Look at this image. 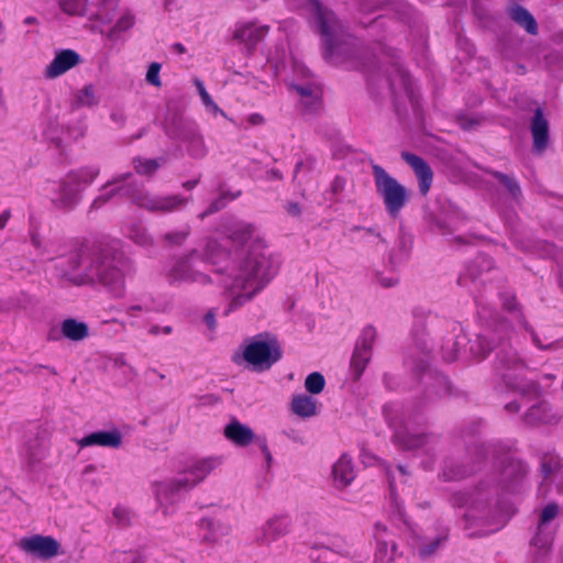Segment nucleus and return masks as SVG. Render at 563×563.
Instances as JSON below:
<instances>
[{
    "label": "nucleus",
    "instance_id": "1",
    "mask_svg": "<svg viewBox=\"0 0 563 563\" xmlns=\"http://www.w3.org/2000/svg\"><path fill=\"white\" fill-rule=\"evenodd\" d=\"M254 233L252 225L236 223L228 236L245 250L241 252L232 271L231 280L224 285L228 300L225 316L250 302L278 272V258L266 250L264 242Z\"/></svg>",
    "mask_w": 563,
    "mask_h": 563
},
{
    "label": "nucleus",
    "instance_id": "2",
    "mask_svg": "<svg viewBox=\"0 0 563 563\" xmlns=\"http://www.w3.org/2000/svg\"><path fill=\"white\" fill-rule=\"evenodd\" d=\"M57 266L63 278L76 285L99 283L117 297L123 295L125 275L130 271L126 260L103 257L87 247L59 260Z\"/></svg>",
    "mask_w": 563,
    "mask_h": 563
},
{
    "label": "nucleus",
    "instance_id": "3",
    "mask_svg": "<svg viewBox=\"0 0 563 563\" xmlns=\"http://www.w3.org/2000/svg\"><path fill=\"white\" fill-rule=\"evenodd\" d=\"M118 3L119 0H58V7L64 13L86 16L89 29L110 43L120 41L135 23L134 15L129 11L122 12L112 23Z\"/></svg>",
    "mask_w": 563,
    "mask_h": 563
},
{
    "label": "nucleus",
    "instance_id": "4",
    "mask_svg": "<svg viewBox=\"0 0 563 563\" xmlns=\"http://www.w3.org/2000/svg\"><path fill=\"white\" fill-rule=\"evenodd\" d=\"M221 463L219 457H194L185 462L178 475L152 485L157 508L164 516L176 511L183 492L192 489L201 483Z\"/></svg>",
    "mask_w": 563,
    "mask_h": 563
},
{
    "label": "nucleus",
    "instance_id": "5",
    "mask_svg": "<svg viewBox=\"0 0 563 563\" xmlns=\"http://www.w3.org/2000/svg\"><path fill=\"white\" fill-rule=\"evenodd\" d=\"M454 507L465 508L464 518L468 528L481 527L483 533L499 530L508 520L510 512L504 508H493L488 504V493L484 487L473 492H459L452 496Z\"/></svg>",
    "mask_w": 563,
    "mask_h": 563
},
{
    "label": "nucleus",
    "instance_id": "6",
    "mask_svg": "<svg viewBox=\"0 0 563 563\" xmlns=\"http://www.w3.org/2000/svg\"><path fill=\"white\" fill-rule=\"evenodd\" d=\"M129 175H122L108 181L101 194L93 200L91 208L99 209L111 198L119 196L129 197L137 206L151 212H173L178 210L188 200L178 195L156 196L145 192L131 184L121 185Z\"/></svg>",
    "mask_w": 563,
    "mask_h": 563
},
{
    "label": "nucleus",
    "instance_id": "7",
    "mask_svg": "<svg viewBox=\"0 0 563 563\" xmlns=\"http://www.w3.org/2000/svg\"><path fill=\"white\" fill-rule=\"evenodd\" d=\"M282 357V349L277 338L271 333H260L245 342L241 354H235L233 361L240 364L242 358L254 371H267Z\"/></svg>",
    "mask_w": 563,
    "mask_h": 563
},
{
    "label": "nucleus",
    "instance_id": "8",
    "mask_svg": "<svg viewBox=\"0 0 563 563\" xmlns=\"http://www.w3.org/2000/svg\"><path fill=\"white\" fill-rule=\"evenodd\" d=\"M373 176L376 191L383 198L387 212L396 218L408 201V190L378 165L373 166Z\"/></svg>",
    "mask_w": 563,
    "mask_h": 563
},
{
    "label": "nucleus",
    "instance_id": "9",
    "mask_svg": "<svg viewBox=\"0 0 563 563\" xmlns=\"http://www.w3.org/2000/svg\"><path fill=\"white\" fill-rule=\"evenodd\" d=\"M309 559L314 563H374L364 544L336 545L335 549L328 547H313L309 550Z\"/></svg>",
    "mask_w": 563,
    "mask_h": 563
},
{
    "label": "nucleus",
    "instance_id": "10",
    "mask_svg": "<svg viewBox=\"0 0 563 563\" xmlns=\"http://www.w3.org/2000/svg\"><path fill=\"white\" fill-rule=\"evenodd\" d=\"M316 19L324 46V57L332 59L339 54L343 44V27L335 15L320 4H316Z\"/></svg>",
    "mask_w": 563,
    "mask_h": 563
},
{
    "label": "nucleus",
    "instance_id": "11",
    "mask_svg": "<svg viewBox=\"0 0 563 563\" xmlns=\"http://www.w3.org/2000/svg\"><path fill=\"white\" fill-rule=\"evenodd\" d=\"M199 253L191 250L188 254L178 256L174 260L167 276L172 283L200 284L207 285L211 282L210 277L197 267Z\"/></svg>",
    "mask_w": 563,
    "mask_h": 563
},
{
    "label": "nucleus",
    "instance_id": "12",
    "mask_svg": "<svg viewBox=\"0 0 563 563\" xmlns=\"http://www.w3.org/2000/svg\"><path fill=\"white\" fill-rule=\"evenodd\" d=\"M16 547L24 554L46 561L59 554L60 544L51 536L32 534L18 540Z\"/></svg>",
    "mask_w": 563,
    "mask_h": 563
},
{
    "label": "nucleus",
    "instance_id": "13",
    "mask_svg": "<svg viewBox=\"0 0 563 563\" xmlns=\"http://www.w3.org/2000/svg\"><path fill=\"white\" fill-rule=\"evenodd\" d=\"M558 514L559 507L555 504H549L543 508L538 522L537 533L531 541L533 548L547 552L551 547L554 534L552 521Z\"/></svg>",
    "mask_w": 563,
    "mask_h": 563
},
{
    "label": "nucleus",
    "instance_id": "14",
    "mask_svg": "<svg viewBox=\"0 0 563 563\" xmlns=\"http://www.w3.org/2000/svg\"><path fill=\"white\" fill-rule=\"evenodd\" d=\"M166 132L175 139L188 143V152L194 157H202L206 153L202 136L199 134L197 125L192 122H185L179 119V128L166 125Z\"/></svg>",
    "mask_w": 563,
    "mask_h": 563
},
{
    "label": "nucleus",
    "instance_id": "15",
    "mask_svg": "<svg viewBox=\"0 0 563 563\" xmlns=\"http://www.w3.org/2000/svg\"><path fill=\"white\" fill-rule=\"evenodd\" d=\"M395 443L405 450L424 449L430 452L437 444L434 437H429L424 433H413L408 426L398 429L394 435Z\"/></svg>",
    "mask_w": 563,
    "mask_h": 563
},
{
    "label": "nucleus",
    "instance_id": "16",
    "mask_svg": "<svg viewBox=\"0 0 563 563\" xmlns=\"http://www.w3.org/2000/svg\"><path fill=\"white\" fill-rule=\"evenodd\" d=\"M291 520L288 516H274L265 521L257 532V541L271 544L290 531Z\"/></svg>",
    "mask_w": 563,
    "mask_h": 563
},
{
    "label": "nucleus",
    "instance_id": "17",
    "mask_svg": "<svg viewBox=\"0 0 563 563\" xmlns=\"http://www.w3.org/2000/svg\"><path fill=\"white\" fill-rule=\"evenodd\" d=\"M373 537L376 541V551L374 563H388L394 560L397 545L393 540H389V532L387 527L382 522L374 525Z\"/></svg>",
    "mask_w": 563,
    "mask_h": 563
},
{
    "label": "nucleus",
    "instance_id": "18",
    "mask_svg": "<svg viewBox=\"0 0 563 563\" xmlns=\"http://www.w3.org/2000/svg\"><path fill=\"white\" fill-rule=\"evenodd\" d=\"M401 157L413 169L418 179L419 191L421 195L426 196L429 192L433 181V172L431 167L424 159L415 154L402 152Z\"/></svg>",
    "mask_w": 563,
    "mask_h": 563
},
{
    "label": "nucleus",
    "instance_id": "19",
    "mask_svg": "<svg viewBox=\"0 0 563 563\" xmlns=\"http://www.w3.org/2000/svg\"><path fill=\"white\" fill-rule=\"evenodd\" d=\"M121 444L122 433L118 429L96 431L78 440L80 448L102 446L118 449Z\"/></svg>",
    "mask_w": 563,
    "mask_h": 563
},
{
    "label": "nucleus",
    "instance_id": "20",
    "mask_svg": "<svg viewBox=\"0 0 563 563\" xmlns=\"http://www.w3.org/2000/svg\"><path fill=\"white\" fill-rule=\"evenodd\" d=\"M79 63V55L71 49H64L57 53L54 59L45 67L44 76L48 79H54Z\"/></svg>",
    "mask_w": 563,
    "mask_h": 563
},
{
    "label": "nucleus",
    "instance_id": "21",
    "mask_svg": "<svg viewBox=\"0 0 563 563\" xmlns=\"http://www.w3.org/2000/svg\"><path fill=\"white\" fill-rule=\"evenodd\" d=\"M199 537L202 542L213 544L230 533V526L222 520L202 518L198 523Z\"/></svg>",
    "mask_w": 563,
    "mask_h": 563
},
{
    "label": "nucleus",
    "instance_id": "22",
    "mask_svg": "<svg viewBox=\"0 0 563 563\" xmlns=\"http://www.w3.org/2000/svg\"><path fill=\"white\" fill-rule=\"evenodd\" d=\"M268 32L267 25H257L254 22L238 24L234 38L240 41L249 51H252Z\"/></svg>",
    "mask_w": 563,
    "mask_h": 563
},
{
    "label": "nucleus",
    "instance_id": "23",
    "mask_svg": "<svg viewBox=\"0 0 563 563\" xmlns=\"http://www.w3.org/2000/svg\"><path fill=\"white\" fill-rule=\"evenodd\" d=\"M80 188L70 179L69 176L58 185V188L52 197V202L60 209L73 207L78 198Z\"/></svg>",
    "mask_w": 563,
    "mask_h": 563
},
{
    "label": "nucleus",
    "instance_id": "24",
    "mask_svg": "<svg viewBox=\"0 0 563 563\" xmlns=\"http://www.w3.org/2000/svg\"><path fill=\"white\" fill-rule=\"evenodd\" d=\"M332 475L336 487L344 488L350 485L355 477L352 459L342 454L332 466Z\"/></svg>",
    "mask_w": 563,
    "mask_h": 563
},
{
    "label": "nucleus",
    "instance_id": "25",
    "mask_svg": "<svg viewBox=\"0 0 563 563\" xmlns=\"http://www.w3.org/2000/svg\"><path fill=\"white\" fill-rule=\"evenodd\" d=\"M531 133L533 137V146L538 152H542L548 145L549 123L543 117V112L538 108L531 123Z\"/></svg>",
    "mask_w": 563,
    "mask_h": 563
},
{
    "label": "nucleus",
    "instance_id": "26",
    "mask_svg": "<svg viewBox=\"0 0 563 563\" xmlns=\"http://www.w3.org/2000/svg\"><path fill=\"white\" fill-rule=\"evenodd\" d=\"M225 437L239 446L250 444L254 439V433L251 428L239 421H232L224 429Z\"/></svg>",
    "mask_w": 563,
    "mask_h": 563
},
{
    "label": "nucleus",
    "instance_id": "27",
    "mask_svg": "<svg viewBox=\"0 0 563 563\" xmlns=\"http://www.w3.org/2000/svg\"><path fill=\"white\" fill-rule=\"evenodd\" d=\"M291 410L299 417L310 418L317 415L318 402L312 396L299 394L292 397Z\"/></svg>",
    "mask_w": 563,
    "mask_h": 563
},
{
    "label": "nucleus",
    "instance_id": "28",
    "mask_svg": "<svg viewBox=\"0 0 563 563\" xmlns=\"http://www.w3.org/2000/svg\"><path fill=\"white\" fill-rule=\"evenodd\" d=\"M60 332L68 340L81 341L89 335V328L82 321L68 318L62 322Z\"/></svg>",
    "mask_w": 563,
    "mask_h": 563
},
{
    "label": "nucleus",
    "instance_id": "29",
    "mask_svg": "<svg viewBox=\"0 0 563 563\" xmlns=\"http://www.w3.org/2000/svg\"><path fill=\"white\" fill-rule=\"evenodd\" d=\"M308 112H314L321 104L320 90L316 85L294 86Z\"/></svg>",
    "mask_w": 563,
    "mask_h": 563
},
{
    "label": "nucleus",
    "instance_id": "30",
    "mask_svg": "<svg viewBox=\"0 0 563 563\" xmlns=\"http://www.w3.org/2000/svg\"><path fill=\"white\" fill-rule=\"evenodd\" d=\"M445 539V534H440L431 539L417 538L413 540L412 547L421 558H429L437 552Z\"/></svg>",
    "mask_w": 563,
    "mask_h": 563
},
{
    "label": "nucleus",
    "instance_id": "31",
    "mask_svg": "<svg viewBox=\"0 0 563 563\" xmlns=\"http://www.w3.org/2000/svg\"><path fill=\"white\" fill-rule=\"evenodd\" d=\"M101 96L98 89L89 84L85 85L75 95V101L79 107L92 108L100 103Z\"/></svg>",
    "mask_w": 563,
    "mask_h": 563
},
{
    "label": "nucleus",
    "instance_id": "32",
    "mask_svg": "<svg viewBox=\"0 0 563 563\" xmlns=\"http://www.w3.org/2000/svg\"><path fill=\"white\" fill-rule=\"evenodd\" d=\"M510 18L519 25L526 29L530 34H536L538 25L534 18L520 5H515L509 10Z\"/></svg>",
    "mask_w": 563,
    "mask_h": 563
},
{
    "label": "nucleus",
    "instance_id": "33",
    "mask_svg": "<svg viewBox=\"0 0 563 563\" xmlns=\"http://www.w3.org/2000/svg\"><path fill=\"white\" fill-rule=\"evenodd\" d=\"M544 481L559 479L563 476V461L556 455H545L542 460Z\"/></svg>",
    "mask_w": 563,
    "mask_h": 563
},
{
    "label": "nucleus",
    "instance_id": "34",
    "mask_svg": "<svg viewBox=\"0 0 563 563\" xmlns=\"http://www.w3.org/2000/svg\"><path fill=\"white\" fill-rule=\"evenodd\" d=\"M23 467L29 472L37 470L40 463L44 459V453L35 445L27 444L20 453Z\"/></svg>",
    "mask_w": 563,
    "mask_h": 563
},
{
    "label": "nucleus",
    "instance_id": "35",
    "mask_svg": "<svg viewBox=\"0 0 563 563\" xmlns=\"http://www.w3.org/2000/svg\"><path fill=\"white\" fill-rule=\"evenodd\" d=\"M371 357V353L354 349L351 358V373L355 380H357L362 376Z\"/></svg>",
    "mask_w": 563,
    "mask_h": 563
},
{
    "label": "nucleus",
    "instance_id": "36",
    "mask_svg": "<svg viewBox=\"0 0 563 563\" xmlns=\"http://www.w3.org/2000/svg\"><path fill=\"white\" fill-rule=\"evenodd\" d=\"M497 358L499 363L498 369L501 372L500 375L503 378L511 388H518V386H514L512 374L509 372L514 369V355H508L503 349L497 352Z\"/></svg>",
    "mask_w": 563,
    "mask_h": 563
},
{
    "label": "nucleus",
    "instance_id": "37",
    "mask_svg": "<svg viewBox=\"0 0 563 563\" xmlns=\"http://www.w3.org/2000/svg\"><path fill=\"white\" fill-rule=\"evenodd\" d=\"M467 339L464 334L456 335L455 339H449L441 347L443 360L446 362H453L457 358L460 347L466 343Z\"/></svg>",
    "mask_w": 563,
    "mask_h": 563
},
{
    "label": "nucleus",
    "instance_id": "38",
    "mask_svg": "<svg viewBox=\"0 0 563 563\" xmlns=\"http://www.w3.org/2000/svg\"><path fill=\"white\" fill-rule=\"evenodd\" d=\"M527 473L526 465L520 461H509L503 470L501 476L505 482H517L522 478Z\"/></svg>",
    "mask_w": 563,
    "mask_h": 563
},
{
    "label": "nucleus",
    "instance_id": "39",
    "mask_svg": "<svg viewBox=\"0 0 563 563\" xmlns=\"http://www.w3.org/2000/svg\"><path fill=\"white\" fill-rule=\"evenodd\" d=\"M375 340H376L375 328L372 325H367L362 330V332L356 341L355 349L362 350L364 352L372 354V347L374 345Z\"/></svg>",
    "mask_w": 563,
    "mask_h": 563
},
{
    "label": "nucleus",
    "instance_id": "40",
    "mask_svg": "<svg viewBox=\"0 0 563 563\" xmlns=\"http://www.w3.org/2000/svg\"><path fill=\"white\" fill-rule=\"evenodd\" d=\"M549 407L544 402L537 404L529 408L526 413V420L528 423H538V422H550V418L548 417Z\"/></svg>",
    "mask_w": 563,
    "mask_h": 563
},
{
    "label": "nucleus",
    "instance_id": "41",
    "mask_svg": "<svg viewBox=\"0 0 563 563\" xmlns=\"http://www.w3.org/2000/svg\"><path fill=\"white\" fill-rule=\"evenodd\" d=\"M205 260L212 264H217L221 258L227 256V250L224 246H221L217 241L210 240L208 241L205 249Z\"/></svg>",
    "mask_w": 563,
    "mask_h": 563
},
{
    "label": "nucleus",
    "instance_id": "42",
    "mask_svg": "<svg viewBox=\"0 0 563 563\" xmlns=\"http://www.w3.org/2000/svg\"><path fill=\"white\" fill-rule=\"evenodd\" d=\"M99 168L98 167H85L76 173H71L68 176L75 184L80 187V184L89 185L93 181V179L98 176Z\"/></svg>",
    "mask_w": 563,
    "mask_h": 563
},
{
    "label": "nucleus",
    "instance_id": "43",
    "mask_svg": "<svg viewBox=\"0 0 563 563\" xmlns=\"http://www.w3.org/2000/svg\"><path fill=\"white\" fill-rule=\"evenodd\" d=\"M189 234H190V227L186 225V227L181 228L180 230L167 232L163 236V240L168 246H180L185 243V241L187 240Z\"/></svg>",
    "mask_w": 563,
    "mask_h": 563
},
{
    "label": "nucleus",
    "instance_id": "44",
    "mask_svg": "<svg viewBox=\"0 0 563 563\" xmlns=\"http://www.w3.org/2000/svg\"><path fill=\"white\" fill-rule=\"evenodd\" d=\"M324 377L319 372H313L309 374L305 379V388L308 393L312 395L320 394L324 389Z\"/></svg>",
    "mask_w": 563,
    "mask_h": 563
},
{
    "label": "nucleus",
    "instance_id": "45",
    "mask_svg": "<svg viewBox=\"0 0 563 563\" xmlns=\"http://www.w3.org/2000/svg\"><path fill=\"white\" fill-rule=\"evenodd\" d=\"M129 238L141 246L152 245L153 239L142 225H133L129 231Z\"/></svg>",
    "mask_w": 563,
    "mask_h": 563
},
{
    "label": "nucleus",
    "instance_id": "46",
    "mask_svg": "<svg viewBox=\"0 0 563 563\" xmlns=\"http://www.w3.org/2000/svg\"><path fill=\"white\" fill-rule=\"evenodd\" d=\"M470 352L475 357H485L490 351V344L485 336L478 335L475 340L470 341Z\"/></svg>",
    "mask_w": 563,
    "mask_h": 563
},
{
    "label": "nucleus",
    "instance_id": "47",
    "mask_svg": "<svg viewBox=\"0 0 563 563\" xmlns=\"http://www.w3.org/2000/svg\"><path fill=\"white\" fill-rule=\"evenodd\" d=\"M389 486H390V490H391V507L394 508L393 520L396 523L402 522L405 526H408V528L415 533V530L411 528V526H409V523L406 519V516H405L401 505L398 503V500L394 496V478H390Z\"/></svg>",
    "mask_w": 563,
    "mask_h": 563
},
{
    "label": "nucleus",
    "instance_id": "48",
    "mask_svg": "<svg viewBox=\"0 0 563 563\" xmlns=\"http://www.w3.org/2000/svg\"><path fill=\"white\" fill-rule=\"evenodd\" d=\"M159 165L161 164L156 159H134V168L141 175L153 174L159 167Z\"/></svg>",
    "mask_w": 563,
    "mask_h": 563
},
{
    "label": "nucleus",
    "instance_id": "49",
    "mask_svg": "<svg viewBox=\"0 0 563 563\" xmlns=\"http://www.w3.org/2000/svg\"><path fill=\"white\" fill-rule=\"evenodd\" d=\"M131 512L129 509L118 506L112 510V521L119 527H125L130 523Z\"/></svg>",
    "mask_w": 563,
    "mask_h": 563
},
{
    "label": "nucleus",
    "instance_id": "50",
    "mask_svg": "<svg viewBox=\"0 0 563 563\" xmlns=\"http://www.w3.org/2000/svg\"><path fill=\"white\" fill-rule=\"evenodd\" d=\"M494 175L515 198L518 197L520 194V187L515 179L501 173H495Z\"/></svg>",
    "mask_w": 563,
    "mask_h": 563
},
{
    "label": "nucleus",
    "instance_id": "51",
    "mask_svg": "<svg viewBox=\"0 0 563 563\" xmlns=\"http://www.w3.org/2000/svg\"><path fill=\"white\" fill-rule=\"evenodd\" d=\"M398 243H399L400 251L391 252L390 260L393 262L402 261L407 256L411 242H410V239H407L406 236H400Z\"/></svg>",
    "mask_w": 563,
    "mask_h": 563
},
{
    "label": "nucleus",
    "instance_id": "52",
    "mask_svg": "<svg viewBox=\"0 0 563 563\" xmlns=\"http://www.w3.org/2000/svg\"><path fill=\"white\" fill-rule=\"evenodd\" d=\"M159 70H161V65L158 63H152L146 73L147 82H150L151 85H153L155 87H161L162 82H161V78H159Z\"/></svg>",
    "mask_w": 563,
    "mask_h": 563
},
{
    "label": "nucleus",
    "instance_id": "53",
    "mask_svg": "<svg viewBox=\"0 0 563 563\" xmlns=\"http://www.w3.org/2000/svg\"><path fill=\"white\" fill-rule=\"evenodd\" d=\"M152 305L147 301L141 303L130 305L123 308L124 312L130 317H136L140 312H148L152 310Z\"/></svg>",
    "mask_w": 563,
    "mask_h": 563
},
{
    "label": "nucleus",
    "instance_id": "54",
    "mask_svg": "<svg viewBox=\"0 0 563 563\" xmlns=\"http://www.w3.org/2000/svg\"><path fill=\"white\" fill-rule=\"evenodd\" d=\"M376 282L382 287L390 288L398 284V278L394 275H389V276L377 275Z\"/></svg>",
    "mask_w": 563,
    "mask_h": 563
},
{
    "label": "nucleus",
    "instance_id": "55",
    "mask_svg": "<svg viewBox=\"0 0 563 563\" xmlns=\"http://www.w3.org/2000/svg\"><path fill=\"white\" fill-rule=\"evenodd\" d=\"M399 77H400V80H401V82L404 85L406 93L411 99L412 98V88H411L410 77L407 74L402 73V71L399 74Z\"/></svg>",
    "mask_w": 563,
    "mask_h": 563
},
{
    "label": "nucleus",
    "instance_id": "56",
    "mask_svg": "<svg viewBox=\"0 0 563 563\" xmlns=\"http://www.w3.org/2000/svg\"><path fill=\"white\" fill-rule=\"evenodd\" d=\"M224 207V202L222 201V199H219L217 201H214L207 211H205L203 213L200 214V218L203 219L205 217H207L208 214H211L218 210H220L221 208Z\"/></svg>",
    "mask_w": 563,
    "mask_h": 563
},
{
    "label": "nucleus",
    "instance_id": "57",
    "mask_svg": "<svg viewBox=\"0 0 563 563\" xmlns=\"http://www.w3.org/2000/svg\"><path fill=\"white\" fill-rule=\"evenodd\" d=\"M203 321L210 330H213L217 324L214 312L209 311L208 313H206L203 317Z\"/></svg>",
    "mask_w": 563,
    "mask_h": 563
},
{
    "label": "nucleus",
    "instance_id": "58",
    "mask_svg": "<svg viewBox=\"0 0 563 563\" xmlns=\"http://www.w3.org/2000/svg\"><path fill=\"white\" fill-rule=\"evenodd\" d=\"M172 331H173V328L170 325H166L163 328H159L158 325H154L151 328L150 333H152V334H159V333L170 334Z\"/></svg>",
    "mask_w": 563,
    "mask_h": 563
},
{
    "label": "nucleus",
    "instance_id": "59",
    "mask_svg": "<svg viewBox=\"0 0 563 563\" xmlns=\"http://www.w3.org/2000/svg\"><path fill=\"white\" fill-rule=\"evenodd\" d=\"M331 187H332L333 192H335V194L340 192L344 188V180L340 177H335L334 180L332 181Z\"/></svg>",
    "mask_w": 563,
    "mask_h": 563
},
{
    "label": "nucleus",
    "instance_id": "60",
    "mask_svg": "<svg viewBox=\"0 0 563 563\" xmlns=\"http://www.w3.org/2000/svg\"><path fill=\"white\" fill-rule=\"evenodd\" d=\"M443 477L448 481H454V479H460L463 477V473L461 472H453V471H444L443 472Z\"/></svg>",
    "mask_w": 563,
    "mask_h": 563
},
{
    "label": "nucleus",
    "instance_id": "61",
    "mask_svg": "<svg viewBox=\"0 0 563 563\" xmlns=\"http://www.w3.org/2000/svg\"><path fill=\"white\" fill-rule=\"evenodd\" d=\"M10 218V210H4L3 212L0 213V230H2L7 225Z\"/></svg>",
    "mask_w": 563,
    "mask_h": 563
},
{
    "label": "nucleus",
    "instance_id": "62",
    "mask_svg": "<svg viewBox=\"0 0 563 563\" xmlns=\"http://www.w3.org/2000/svg\"><path fill=\"white\" fill-rule=\"evenodd\" d=\"M287 211L292 216H299L301 212L299 205L296 202H289L287 205Z\"/></svg>",
    "mask_w": 563,
    "mask_h": 563
},
{
    "label": "nucleus",
    "instance_id": "63",
    "mask_svg": "<svg viewBox=\"0 0 563 563\" xmlns=\"http://www.w3.org/2000/svg\"><path fill=\"white\" fill-rule=\"evenodd\" d=\"M261 450L265 456V460L267 461V464L269 465V463L272 461V454H271L265 441H261Z\"/></svg>",
    "mask_w": 563,
    "mask_h": 563
},
{
    "label": "nucleus",
    "instance_id": "64",
    "mask_svg": "<svg viewBox=\"0 0 563 563\" xmlns=\"http://www.w3.org/2000/svg\"><path fill=\"white\" fill-rule=\"evenodd\" d=\"M263 121H264L263 117L258 113H254L249 117V122L254 125L262 124Z\"/></svg>",
    "mask_w": 563,
    "mask_h": 563
}]
</instances>
